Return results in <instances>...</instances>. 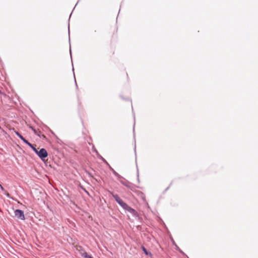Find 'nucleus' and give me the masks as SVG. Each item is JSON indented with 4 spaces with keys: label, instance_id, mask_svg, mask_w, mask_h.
I'll return each instance as SVG.
<instances>
[{
    "label": "nucleus",
    "instance_id": "1",
    "mask_svg": "<svg viewBox=\"0 0 258 258\" xmlns=\"http://www.w3.org/2000/svg\"><path fill=\"white\" fill-rule=\"evenodd\" d=\"M112 197L114 198L115 201L118 203V204L121 206L124 210L128 211L131 213H134L135 212V210L132 209L129 206H128L126 203H125L117 195H114L113 193H111Z\"/></svg>",
    "mask_w": 258,
    "mask_h": 258
},
{
    "label": "nucleus",
    "instance_id": "2",
    "mask_svg": "<svg viewBox=\"0 0 258 258\" xmlns=\"http://www.w3.org/2000/svg\"><path fill=\"white\" fill-rule=\"evenodd\" d=\"M37 155L41 160H44V159L47 157L48 153L45 149L42 148L39 150Z\"/></svg>",
    "mask_w": 258,
    "mask_h": 258
},
{
    "label": "nucleus",
    "instance_id": "3",
    "mask_svg": "<svg viewBox=\"0 0 258 258\" xmlns=\"http://www.w3.org/2000/svg\"><path fill=\"white\" fill-rule=\"evenodd\" d=\"M15 215L17 218H18L21 220H24L25 219L24 212L23 211H22L21 210L18 209V210H15Z\"/></svg>",
    "mask_w": 258,
    "mask_h": 258
},
{
    "label": "nucleus",
    "instance_id": "4",
    "mask_svg": "<svg viewBox=\"0 0 258 258\" xmlns=\"http://www.w3.org/2000/svg\"><path fill=\"white\" fill-rule=\"evenodd\" d=\"M16 134L19 137L24 143H25L27 140H26L19 133L16 132Z\"/></svg>",
    "mask_w": 258,
    "mask_h": 258
},
{
    "label": "nucleus",
    "instance_id": "5",
    "mask_svg": "<svg viewBox=\"0 0 258 258\" xmlns=\"http://www.w3.org/2000/svg\"><path fill=\"white\" fill-rule=\"evenodd\" d=\"M82 256L84 258H91L92 256L90 255L87 254V252H84L81 254Z\"/></svg>",
    "mask_w": 258,
    "mask_h": 258
},
{
    "label": "nucleus",
    "instance_id": "6",
    "mask_svg": "<svg viewBox=\"0 0 258 258\" xmlns=\"http://www.w3.org/2000/svg\"><path fill=\"white\" fill-rule=\"evenodd\" d=\"M25 143L27 144L29 147H30L32 149H33L34 148H35L36 145H33L31 144L30 143H29L28 141H27Z\"/></svg>",
    "mask_w": 258,
    "mask_h": 258
},
{
    "label": "nucleus",
    "instance_id": "7",
    "mask_svg": "<svg viewBox=\"0 0 258 258\" xmlns=\"http://www.w3.org/2000/svg\"><path fill=\"white\" fill-rule=\"evenodd\" d=\"M142 249H143V250L144 251V253L146 254V255H151V253H149L147 250H146V249L145 248V247L144 246H142Z\"/></svg>",
    "mask_w": 258,
    "mask_h": 258
},
{
    "label": "nucleus",
    "instance_id": "8",
    "mask_svg": "<svg viewBox=\"0 0 258 258\" xmlns=\"http://www.w3.org/2000/svg\"><path fill=\"white\" fill-rule=\"evenodd\" d=\"M38 149L39 148L36 149V147L33 149V150L36 153L37 155H38V152H39Z\"/></svg>",
    "mask_w": 258,
    "mask_h": 258
},
{
    "label": "nucleus",
    "instance_id": "9",
    "mask_svg": "<svg viewBox=\"0 0 258 258\" xmlns=\"http://www.w3.org/2000/svg\"><path fill=\"white\" fill-rule=\"evenodd\" d=\"M30 128H31L33 130V131L35 134H37L36 131L33 127H32V126H30Z\"/></svg>",
    "mask_w": 258,
    "mask_h": 258
},
{
    "label": "nucleus",
    "instance_id": "10",
    "mask_svg": "<svg viewBox=\"0 0 258 258\" xmlns=\"http://www.w3.org/2000/svg\"><path fill=\"white\" fill-rule=\"evenodd\" d=\"M0 187H1V188L2 190L4 191L5 190V189L3 187V186L0 184Z\"/></svg>",
    "mask_w": 258,
    "mask_h": 258
},
{
    "label": "nucleus",
    "instance_id": "11",
    "mask_svg": "<svg viewBox=\"0 0 258 258\" xmlns=\"http://www.w3.org/2000/svg\"><path fill=\"white\" fill-rule=\"evenodd\" d=\"M7 195L9 197V194H7Z\"/></svg>",
    "mask_w": 258,
    "mask_h": 258
}]
</instances>
